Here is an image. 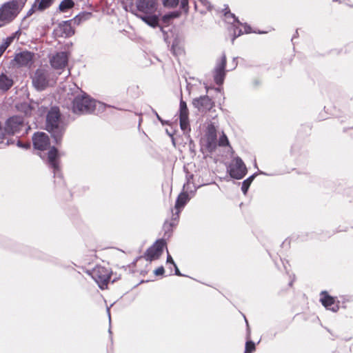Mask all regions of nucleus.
Returning a JSON list of instances; mask_svg holds the SVG:
<instances>
[{
	"instance_id": "14",
	"label": "nucleus",
	"mask_w": 353,
	"mask_h": 353,
	"mask_svg": "<svg viewBox=\"0 0 353 353\" xmlns=\"http://www.w3.org/2000/svg\"><path fill=\"white\" fill-rule=\"evenodd\" d=\"M205 145L208 150H213L216 147L217 134L214 125L211 123L208 125L205 132Z\"/></svg>"
},
{
	"instance_id": "25",
	"label": "nucleus",
	"mask_w": 353,
	"mask_h": 353,
	"mask_svg": "<svg viewBox=\"0 0 353 353\" xmlns=\"http://www.w3.org/2000/svg\"><path fill=\"white\" fill-rule=\"evenodd\" d=\"M17 110L23 113L26 116H30L32 114V107L27 102H23L16 105Z\"/></svg>"
},
{
	"instance_id": "19",
	"label": "nucleus",
	"mask_w": 353,
	"mask_h": 353,
	"mask_svg": "<svg viewBox=\"0 0 353 353\" xmlns=\"http://www.w3.org/2000/svg\"><path fill=\"white\" fill-rule=\"evenodd\" d=\"M190 199L188 191L181 192L178 197L176 198V203H175V209H176V219L179 218V214L181 211V210L184 208L185 204L189 201Z\"/></svg>"
},
{
	"instance_id": "30",
	"label": "nucleus",
	"mask_w": 353,
	"mask_h": 353,
	"mask_svg": "<svg viewBox=\"0 0 353 353\" xmlns=\"http://www.w3.org/2000/svg\"><path fill=\"white\" fill-rule=\"evenodd\" d=\"M188 114L186 103L181 99L179 103V117H188Z\"/></svg>"
},
{
	"instance_id": "44",
	"label": "nucleus",
	"mask_w": 353,
	"mask_h": 353,
	"mask_svg": "<svg viewBox=\"0 0 353 353\" xmlns=\"http://www.w3.org/2000/svg\"><path fill=\"white\" fill-rule=\"evenodd\" d=\"M166 261H167L168 263H170L172 265H175V263H174L173 259L172 258V256L169 254L167 256V260Z\"/></svg>"
},
{
	"instance_id": "39",
	"label": "nucleus",
	"mask_w": 353,
	"mask_h": 353,
	"mask_svg": "<svg viewBox=\"0 0 353 353\" xmlns=\"http://www.w3.org/2000/svg\"><path fill=\"white\" fill-rule=\"evenodd\" d=\"M39 0H36L34 4L32 6L31 8L27 12L26 15L24 17V19L30 17L34 12L36 8L37 9V2Z\"/></svg>"
},
{
	"instance_id": "12",
	"label": "nucleus",
	"mask_w": 353,
	"mask_h": 353,
	"mask_svg": "<svg viewBox=\"0 0 353 353\" xmlns=\"http://www.w3.org/2000/svg\"><path fill=\"white\" fill-rule=\"evenodd\" d=\"M33 146L36 150L43 151L50 145V139L45 132H37L32 136Z\"/></svg>"
},
{
	"instance_id": "10",
	"label": "nucleus",
	"mask_w": 353,
	"mask_h": 353,
	"mask_svg": "<svg viewBox=\"0 0 353 353\" xmlns=\"http://www.w3.org/2000/svg\"><path fill=\"white\" fill-rule=\"evenodd\" d=\"M58 151L55 147H52L48 153V163L50 168L53 170L54 177L62 179V174L60 170L59 161L57 159Z\"/></svg>"
},
{
	"instance_id": "42",
	"label": "nucleus",
	"mask_w": 353,
	"mask_h": 353,
	"mask_svg": "<svg viewBox=\"0 0 353 353\" xmlns=\"http://www.w3.org/2000/svg\"><path fill=\"white\" fill-rule=\"evenodd\" d=\"M241 26L243 27V33L248 34L252 32L251 27L249 25H248L247 23H244V24L243 23V25H241Z\"/></svg>"
},
{
	"instance_id": "17",
	"label": "nucleus",
	"mask_w": 353,
	"mask_h": 353,
	"mask_svg": "<svg viewBox=\"0 0 353 353\" xmlns=\"http://www.w3.org/2000/svg\"><path fill=\"white\" fill-rule=\"evenodd\" d=\"M34 54L29 51H22L17 53L14 61L19 66H30L33 63Z\"/></svg>"
},
{
	"instance_id": "28",
	"label": "nucleus",
	"mask_w": 353,
	"mask_h": 353,
	"mask_svg": "<svg viewBox=\"0 0 353 353\" xmlns=\"http://www.w3.org/2000/svg\"><path fill=\"white\" fill-rule=\"evenodd\" d=\"M74 6L72 0H63L59 6V9L61 12H66Z\"/></svg>"
},
{
	"instance_id": "33",
	"label": "nucleus",
	"mask_w": 353,
	"mask_h": 353,
	"mask_svg": "<svg viewBox=\"0 0 353 353\" xmlns=\"http://www.w3.org/2000/svg\"><path fill=\"white\" fill-rule=\"evenodd\" d=\"M255 344L252 341H247L245 343L244 353H252L255 350Z\"/></svg>"
},
{
	"instance_id": "40",
	"label": "nucleus",
	"mask_w": 353,
	"mask_h": 353,
	"mask_svg": "<svg viewBox=\"0 0 353 353\" xmlns=\"http://www.w3.org/2000/svg\"><path fill=\"white\" fill-rule=\"evenodd\" d=\"M17 145L19 148L28 149L30 148V143L29 142L22 143L21 141L18 140L17 143Z\"/></svg>"
},
{
	"instance_id": "15",
	"label": "nucleus",
	"mask_w": 353,
	"mask_h": 353,
	"mask_svg": "<svg viewBox=\"0 0 353 353\" xmlns=\"http://www.w3.org/2000/svg\"><path fill=\"white\" fill-rule=\"evenodd\" d=\"M68 62V55L65 52H57L50 60L51 66L56 70L63 69Z\"/></svg>"
},
{
	"instance_id": "51",
	"label": "nucleus",
	"mask_w": 353,
	"mask_h": 353,
	"mask_svg": "<svg viewBox=\"0 0 353 353\" xmlns=\"http://www.w3.org/2000/svg\"><path fill=\"white\" fill-rule=\"evenodd\" d=\"M199 187H200L199 185V186H197V187H194V190H190V192L194 194V192H196V189H197L198 188H199Z\"/></svg>"
},
{
	"instance_id": "36",
	"label": "nucleus",
	"mask_w": 353,
	"mask_h": 353,
	"mask_svg": "<svg viewBox=\"0 0 353 353\" xmlns=\"http://www.w3.org/2000/svg\"><path fill=\"white\" fill-rule=\"evenodd\" d=\"M218 141H219V146L229 145V141L228 139V137L223 132L222 135L220 136Z\"/></svg>"
},
{
	"instance_id": "20",
	"label": "nucleus",
	"mask_w": 353,
	"mask_h": 353,
	"mask_svg": "<svg viewBox=\"0 0 353 353\" xmlns=\"http://www.w3.org/2000/svg\"><path fill=\"white\" fill-rule=\"evenodd\" d=\"M136 16L152 28H156L159 26V16L155 12L153 14H137Z\"/></svg>"
},
{
	"instance_id": "23",
	"label": "nucleus",
	"mask_w": 353,
	"mask_h": 353,
	"mask_svg": "<svg viewBox=\"0 0 353 353\" xmlns=\"http://www.w3.org/2000/svg\"><path fill=\"white\" fill-rule=\"evenodd\" d=\"M178 219H176V215L173 214L172 220L170 221H166L164 223L163 228L165 232V236H167L168 237L170 236L172 228L177 224Z\"/></svg>"
},
{
	"instance_id": "4",
	"label": "nucleus",
	"mask_w": 353,
	"mask_h": 353,
	"mask_svg": "<svg viewBox=\"0 0 353 353\" xmlns=\"http://www.w3.org/2000/svg\"><path fill=\"white\" fill-rule=\"evenodd\" d=\"M89 274L97 283L99 288L101 290H104L107 288L110 279L111 271L108 268L101 265H96L89 272Z\"/></svg>"
},
{
	"instance_id": "32",
	"label": "nucleus",
	"mask_w": 353,
	"mask_h": 353,
	"mask_svg": "<svg viewBox=\"0 0 353 353\" xmlns=\"http://www.w3.org/2000/svg\"><path fill=\"white\" fill-rule=\"evenodd\" d=\"M53 3V0H41L37 5V10L43 11L48 8Z\"/></svg>"
},
{
	"instance_id": "21",
	"label": "nucleus",
	"mask_w": 353,
	"mask_h": 353,
	"mask_svg": "<svg viewBox=\"0 0 353 353\" xmlns=\"http://www.w3.org/2000/svg\"><path fill=\"white\" fill-rule=\"evenodd\" d=\"M14 84L13 79L4 73L0 74V90L6 92L10 90Z\"/></svg>"
},
{
	"instance_id": "50",
	"label": "nucleus",
	"mask_w": 353,
	"mask_h": 353,
	"mask_svg": "<svg viewBox=\"0 0 353 353\" xmlns=\"http://www.w3.org/2000/svg\"><path fill=\"white\" fill-rule=\"evenodd\" d=\"M21 34V32H20V30H18L17 31H16L15 32H14L12 36H14V38L19 35Z\"/></svg>"
},
{
	"instance_id": "24",
	"label": "nucleus",
	"mask_w": 353,
	"mask_h": 353,
	"mask_svg": "<svg viewBox=\"0 0 353 353\" xmlns=\"http://www.w3.org/2000/svg\"><path fill=\"white\" fill-rule=\"evenodd\" d=\"M92 13L90 12H85V11L81 12L79 14H77L72 19L73 23L74 25L78 26L80 23H81L82 22H84V21L90 19L92 17Z\"/></svg>"
},
{
	"instance_id": "35",
	"label": "nucleus",
	"mask_w": 353,
	"mask_h": 353,
	"mask_svg": "<svg viewBox=\"0 0 353 353\" xmlns=\"http://www.w3.org/2000/svg\"><path fill=\"white\" fill-rule=\"evenodd\" d=\"M14 39V36H9L6 37L5 39H3V43L1 44V46L6 50L8 47L13 42Z\"/></svg>"
},
{
	"instance_id": "5",
	"label": "nucleus",
	"mask_w": 353,
	"mask_h": 353,
	"mask_svg": "<svg viewBox=\"0 0 353 353\" xmlns=\"http://www.w3.org/2000/svg\"><path fill=\"white\" fill-rule=\"evenodd\" d=\"M157 8V0H136V7L131 10L134 15L137 14H153Z\"/></svg>"
},
{
	"instance_id": "6",
	"label": "nucleus",
	"mask_w": 353,
	"mask_h": 353,
	"mask_svg": "<svg viewBox=\"0 0 353 353\" xmlns=\"http://www.w3.org/2000/svg\"><path fill=\"white\" fill-rule=\"evenodd\" d=\"M165 245L164 239L157 240L152 245L147 249L143 256L144 259L149 261L158 259L161 256Z\"/></svg>"
},
{
	"instance_id": "7",
	"label": "nucleus",
	"mask_w": 353,
	"mask_h": 353,
	"mask_svg": "<svg viewBox=\"0 0 353 353\" xmlns=\"http://www.w3.org/2000/svg\"><path fill=\"white\" fill-rule=\"evenodd\" d=\"M25 127L23 118L21 116H13L7 119L4 130L8 134L19 132Z\"/></svg>"
},
{
	"instance_id": "45",
	"label": "nucleus",
	"mask_w": 353,
	"mask_h": 353,
	"mask_svg": "<svg viewBox=\"0 0 353 353\" xmlns=\"http://www.w3.org/2000/svg\"><path fill=\"white\" fill-rule=\"evenodd\" d=\"M154 113H155V115L157 116V118L158 119V120H159V121H160L163 125H164V124H168V121H164V120H163V119H162V118H161V117H159V115L157 114V112H154Z\"/></svg>"
},
{
	"instance_id": "11",
	"label": "nucleus",
	"mask_w": 353,
	"mask_h": 353,
	"mask_svg": "<svg viewBox=\"0 0 353 353\" xmlns=\"http://www.w3.org/2000/svg\"><path fill=\"white\" fill-rule=\"evenodd\" d=\"M73 20H68L59 23L54 29V32L57 37L68 38L72 37L74 34V29L72 26Z\"/></svg>"
},
{
	"instance_id": "29",
	"label": "nucleus",
	"mask_w": 353,
	"mask_h": 353,
	"mask_svg": "<svg viewBox=\"0 0 353 353\" xmlns=\"http://www.w3.org/2000/svg\"><path fill=\"white\" fill-rule=\"evenodd\" d=\"M241 25H243L242 23H241V24L235 23L234 26H232V32H233V37L232 38V43H234V40L238 37H239L243 34V31L239 28V26H241Z\"/></svg>"
},
{
	"instance_id": "27",
	"label": "nucleus",
	"mask_w": 353,
	"mask_h": 353,
	"mask_svg": "<svg viewBox=\"0 0 353 353\" xmlns=\"http://www.w3.org/2000/svg\"><path fill=\"white\" fill-rule=\"evenodd\" d=\"M256 174V173H254L243 181L241 185V190L244 194L247 193L251 183L252 182Z\"/></svg>"
},
{
	"instance_id": "43",
	"label": "nucleus",
	"mask_w": 353,
	"mask_h": 353,
	"mask_svg": "<svg viewBox=\"0 0 353 353\" xmlns=\"http://www.w3.org/2000/svg\"><path fill=\"white\" fill-rule=\"evenodd\" d=\"M164 272H165V270H164L163 267L161 266V267L158 268L157 270H155L154 274L157 276L163 275Z\"/></svg>"
},
{
	"instance_id": "13",
	"label": "nucleus",
	"mask_w": 353,
	"mask_h": 353,
	"mask_svg": "<svg viewBox=\"0 0 353 353\" xmlns=\"http://www.w3.org/2000/svg\"><path fill=\"white\" fill-rule=\"evenodd\" d=\"M32 84L37 90H43L48 85V79L46 72L41 69H37L32 77Z\"/></svg>"
},
{
	"instance_id": "22",
	"label": "nucleus",
	"mask_w": 353,
	"mask_h": 353,
	"mask_svg": "<svg viewBox=\"0 0 353 353\" xmlns=\"http://www.w3.org/2000/svg\"><path fill=\"white\" fill-rule=\"evenodd\" d=\"M224 17L225 21L230 23L232 26H234L235 23L241 24L238 18L235 16L234 14L232 13L229 9L228 6H225L224 9Z\"/></svg>"
},
{
	"instance_id": "34",
	"label": "nucleus",
	"mask_w": 353,
	"mask_h": 353,
	"mask_svg": "<svg viewBox=\"0 0 353 353\" xmlns=\"http://www.w3.org/2000/svg\"><path fill=\"white\" fill-rule=\"evenodd\" d=\"M170 50L174 56H178L183 53V50L180 47L177 46L174 42L172 44Z\"/></svg>"
},
{
	"instance_id": "3",
	"label": "nucleus",
	"mask_w": 353,
	"mask_h": 353,
	"mask_svg": "<svg viewBox=\"0 0 353 353\" xmlns=\"http://www.w3.org/2000/svg\"><path fill=\"white\" fill-rule=\"evenodd\" d=\"M77 94L72 100V112L79 114H87L94 112L97 101L85 92L77 88Z\"/></svg>"
},
{
	"instance_id": "31",
	"label": "nucleus",
	"mask_w": 353,
	"mask_h": 353,
	"mask_svg": "<svg viewBox=\"0 0 353 353\" xmlns=\"http://www.w3.org/2000/svg\"><path fill=\"white\" fill-rule=\"evenodd\" d=\"M180 127L183 131L190 130L188 117H179Z\"/></svg>"
},
{
	"instance_id": "16",
	"label": "nucleus",
	"mask_w": 353,
	"mask_h": 353,
	"mask_svg": "<svg viewBox=\"0 0 353 353\" xmlns=\"http://www.w3.org/2000/svg\"><path fill=\"white\" fill-rule=\"evenodd\" d=\"M192 105L199 111L206 112L213 107L214 102L208 95H204L194 99Z\"/></svg>"
},
{
	"instance_id": "48",
	"label": "nucleus",
	"mask_w": 353,
	"mask_h": 353,
	"mask_svg": "<svg viewBox=\"0 0 353 353\" xmlns=\"http://www.w3.org/2000/svg\"><path fill=\"white\" fill-rule=\"evenodd\" d=\"M237 58L234 57L232 60L233 69L237 66Z\"/></svg>"
},
{
	"instance_id": "52",
	"label": "nucleus",
	"mask_w": 353,
	"mask_h": 353,
	"mask_svg": "<svg viewBox=\"0 0 353 353\" xmlns=\"http://www.w3.org/2000/svg\"><path fill=\"white\" fill-rule=\"evenodd\" d=\"M297 35H298V31H297V30H296V32H295L294 35V36L292 37V40H293L296 37H297Z\"/></svg>"
},
{
	"instance_id": "37",
	"label": "nucleus",
	"mask_w": 353,
	"mask_h": 353,
	"mask_svg": "<svg viewBox=\"0 0 353 353\" xmlns=\"http://www.w3.org/2000/svg\"><path fill=\"white\" fill-rule=\"evenodd\" d=\"M179 0H163V5L168 8H174L179 4Z\"/></svg>"
},
{
	"instance_id": "8",
	"label": "nucleus",
	"mask_w": 353,
	"mask_h": 353,
	"mask_svg": "<svg viewBox=\"0 0 353 353\" xmlns=\"http://www.w3.org/2000/svg\"><path fill=\"white\" fill-rule=\"evenodd\" d=\"M229 173L230 176L235 179H241L245 176L247 168L240 157H236L234 159V163L229 166Z\"/></svg>"
},
{
	"instance_id": "38",
	"label": "nucleus",
	"mask_w": 353,
	"mask_h": 353,
	"mask_svg": "<svg viewBox=\"0 0 353 353\" xmlns=\"http://www.w3.org/2000/svg\"><path fill=\"white\" fill-rule=\"evenodd\" d=\"M192 179H193V174H187L186 175L187 181L183 185V190H186L187 191H188L190 190V185L192 183Z\"/></svg>"
},
{
	"instance_id": "53",
	"label": "nucleus",
	"mask_w": 353,
	"mask_h": 353,
	"mask_svg": "<svg viewBox=\"0 0 353 353\" xmlns=\"http://www.w3.org/2000/svg\"><path fill=\"white\" fill-rule=\"evenodd\" d=\"M107 312L108 314L109 320L110 321V309L108 307L107 308Z\"/></svg>"
},
{
	"instance_id": "1",
	"label": "nucleus",
	"mask_w": 353,
	"mask_h": 353,
	"mask_svg": "<svg viewBox=\"0 0 353 353\" xmlns=\"http://www.w3.org/2000/svg\"><path fill=\"white\" fill-rule=\"evenodd\" d=\"M27 0H11L0 8V28L11 23L23 8Z\"/></svg>"
},
{
	"instance_id": "9",
	"label": "nucleus",
	"mask_w": 353,
	"mask_h": 353,
	"mask_svg": "<svg viewBox=\"0 0 353 353\" xmlns=\"http://www.w3.org/2000/svg\"><path fill=\"white\" fill-rule=\"evenodd\" d=\"M226 56L223 53L220 60L217 61L213 70V78L216 84L221 85L225 77Z\"/></svg>"
},
{
	"instance_id": "49",
	"label": "nucleus",
	"mask_w": 353,
	"mask_h": 353,
	"mask_svg": "<svg viewBox=\"0 0 353 353\" xmlns=\"http://www.w3.org/2000/svg\"><path fill=\"white\" fill-rule=\"evenodd\" d=\"M6 50L0 45V57L2 56Z\"/></svg>"
},
{
	"instance_id": "47",
	"label": "nucleus",
	"mask_w": 353,
	"mask_h": 353,
	"mask_svg": "<svg viewBox=\"0 0 353 353\" xmlns=\"http://www.w3.org/2000/svg\"><path fill=\"white\" fill-rule=\"evenodd\" d=\"M174 268V274L175 275H177V276H183L179 271V270L178 269L176 265L175 264V265H173Z\"/></svg>"
},
{
	"instance_id": "41",
	"label": "nucleus",
	"mask_w": 353,
	"mask_h": 353,
	"mask_svg": "<svg viewBox=\"0 0 353 353\" xmlns=\"http://www.w3.org/2000/svg\"><path fill=\"white\" fill-rule=\"evenodd\" d=\"M181 7L185 12L188 10V0H181Z\"/></svg>"
},
{
	"instance_id": "2",
	"label": "nucleus",
	"mask_w": 353,
	"mask_h": 353,
	"mask_svg": "<svg viewBox=\"0 0 353 353\" xmlns=\"http://www.w3.org/2000/svg\"><path fill=\"white\" fill-rule=\"evenodd\" d=\"M60 112L58 107H52L46 116V130L51 133L57 144L61 141L65 128L61 124Z\"/></svg>"
},
{
	"instance_id": "54",
	"label": "nucleus",
	"mask_w": 353,
	"mask_h": 353,
	"mask_svg": "<svg viewBox=\"0 0 353 353\" xmlns=\"http://www.w3.org/2000/svg\"><path fill=\"white\" fill-rule=\"evenodd\" d=\"M294 279H292V280L290 281V282L289 283V285H290V286H292V283H293V282H294Z\"/></svg>"
},
{
	"instance_id": "18",
	"label": "nucleus",
	"mask_w": 353,
	"mask_h": 353,
	"mask_svg": "<svg viewBox=\"0 0 353 353\" xmlns=\"http://www.w3.org/2000/svg\"><path fill=\"white\" fill-rule=\"evenodd\" d=\"M320 301L327 310L336 312L339 309V303L336 302L334 298L330 296L325 291L321 292Z\"/></svg>"
},
{
	"instance_id": "46",
	"label": "nucleus",
	"mask_w": 353,
	"mask_h": 353,
	"mask_svg": "<svg viewBox=\"0 0 353 353\" xmlns=\"http://www.w3.org/2000/svg\"><path fill=\"white\" fill-rule=\"evenodd\" d=\"M202 3L208 9L210 10L212 7L210 2H208L207 0H201Z\"/></svg>"
},
{
	"instance_id": "26",
	"label": "nucleus",
	"mask_w": 353,
	"mask_h": 353,
	"mask_svg": "<svg viewBox=\"0 0 353 353\" xmlns=\"http://www.w3.org/2000/svg\"><path fill=\"white\" fill-rule=\"evenodd\" d=\"M180 14L181 12L179 11H173L165 14L161 17L162 23L168 24L170 23L171 19L178 18L180 16Z\"/></svg>"
}]
</instances>
